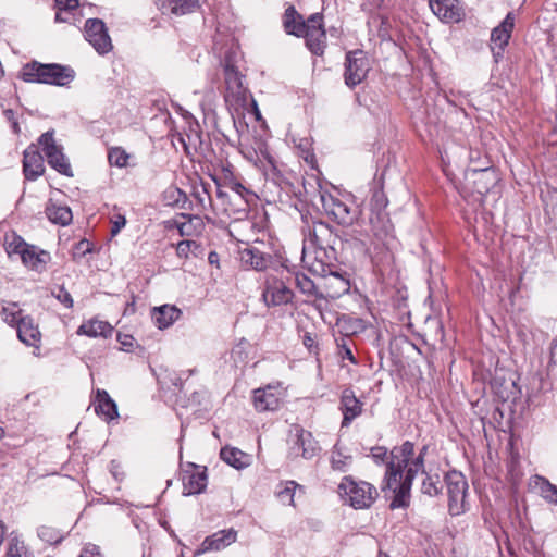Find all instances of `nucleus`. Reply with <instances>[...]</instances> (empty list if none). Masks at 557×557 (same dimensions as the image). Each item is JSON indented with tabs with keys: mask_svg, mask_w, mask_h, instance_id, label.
Instances as JSON below:
<instances>
[{
	"mask_svg": "<svg viewBox=\"0 0 557 557\" xmlns=\"http://www.w3.org/2000/svg\"><path fill=\"white\" fill-rule=\"evenodd\" d=\"M428 450H429V446L428 445H423L421 447V449L419 450V454L417 456H422L423 458H425V456L428 454Z\"/></svg>",
	"mask_w": 557,
	"mask_h": 557,
	"instance_id": "obj_60",
	"label": "nucleus"
},
{
	"mask_svg": "<svg viewBox=\"0 0 557 557\" xmlns=\"http://www.w3.org/2000/svg\"><path fill=\"white\" fill-rule=\"evenodd\" d=\"M294 293L286 284L276 278H268L265 287L262 293V298L267 306H282L287 305L293 300Z\"/></svg>",
	"mask_w": 557,
	"mask_h": 557,
	"instance_id": "obj_16",
	"label": "nucleus"
},
{
	"mask_svg": "<svg viewBox=\"0 0 557 557\" xmlns=\"http://www.w3.org/2000/svg\"><path fill=\"white\" fill-rule=\"evenodd\" d=\"M227 186L231 190H233L234 193H236L238 196H240L242 198L244 197V195L246 193H248V189L238 181H236L235 178H231L228 182H227Z\"/></svg>",
	"mask_w": 557,
	"mask_h": 557,
	"instance_id": "obj_51",
	"label": "nucleus"
},
{
	"mask_svg": "<svg viewBox=\"0 0 557 557\" xmlns=\"http://www.w3.org/2000/svg\"><path fill=\"white\" fill-rule=\"evenodd\" d=\"M339 409L343 413L342 426H348L362 413L363 404L357 398L355 392L347 387L342 392Z\"/></svg>",
	"mask_w": 557,
	"mask_h": 557,
	"instance_id": "obj_20",
	"label": "nucleus"
},
{
	"mask_svg": "<svg viewBox=\"0 0 557 557\" xmlns=\"http://www.w3.org/2000/svg\"><path fill=\"white\" fill-rule=\"evenodd\" d=\"M327 277H330V280H331L330 286L335 289L332 294V297H338V296L349 292V289H350L349 281L337 272L336 267L334 268V273L329 274Z\"/></svg>",
	"mask_w": 557,
	"mask_h": 557,
	"instance_id": "obj_37",
	"label": "nucleus"
},
{
	"mask_svg": "<svg viewBox=\"0 0 557 557\" xmlns=\"http://www.w3.org/2000/svg\"><path fill=\"white\" fill-rule=\"evenodd\" d=\"M183 494L194 495L201 493L207 486V475L205 471H184L183 474Z\"/></svg>",
	"mask_w": 557,
	"mask_h": 557,
	"instance_id": "obj_29",
	"label": "nucleus"
},
{
	"mask_svg": "<svg viewBox=\"0 0 557 557\" xmlns=\"http://www.w3.org/2000/svg\"><path fill=\"white\" fill-rule=\"evenodd\" d=\"M37 533L39 539L48 544H57L61 540L59 532L50 527L42 525L38 529Z\"/></svg>",
	"mask_w": 557,
	"mask_h": 557,
	"instance_id": "obj_41",
	"label": "nucleus"
},
{
	"mask_svg": "<svg viewBox=\"0 0 557 557\" xmlns=\"http://www.w3.org/2000/svg\"><path fill=\"white\" fill-rule=\"evenodd\" d=\"M199 247V244L195 240H182L176 246V253L181 258H188V255L190 252L196 253Z\"/></svg>",
	"mask_w": 557,
	"mask_h": 557,
	"instance_id": "obj_42",
	"label": "nucleus"
},
{
	"mask_svg": "<svg viewBox=\"0 0 557 557\" xmlns=\"http://www.w3.org/2000/svg\"><path fill=\"white\" fill-rule=\"evenodd\" d=\"M351 461L352 458L350 455L344 454L337 445L334 446L330 458L331 467L334 471L347 472L350 468Z\"/></svg>",
	"mask_w": 557,
	"mask_h": 557,
	"instance_id": "obj_34",
	"label": "nucleus"
},
{
	"mask_svg": "<svg viewBox=\"0 0 557 557\" xmlns=\"http://www.w3.org/2000/svg\"><path fill=\"white\" fill-rule=\"evenodd\" d=\"M311 338L309 336H306L305 338V344L308 345V343H310Z\"/></svg>",
	"mask_w": 557,
	"mask_h": 557,
	"instance_id": "obj_62",
	"label": "nucleus"
},
{
	"mask_svg": "<svg viewBox=\"0 0 557 557\" xmlns=\"http://www.w3.org/2000/svg\"><path fill=\"white\" fill-rule=\"evenodd\" d=\"M311 338L309 336H306L305 338V344L308 345V343H310Z\"/></svg>",
	"mask_w": 557,
	"mask_h": 557,
	"instance_id": "obj_63",
	"label": "nucleus"
},
{
	"mask_svg": "<svg viewBox=\"0 0 557 557\" xmlns=\"http://www.w3.org/2000/svg\"><path fill=\"white\" fill-rule=\"evenodd\" d=\"M55 21H57V22H65V21H66V18H65V17H63V15H62V13H61V12H58V13L55 14Z\"/></svg>",
	"mask_w": 557,
	"mask_h": 557,
	"instance_id": "obj_61",
	"label": "nucleus"
},
{
	"mask_svg": "<svg viewBox=\"0 0 557 557\" xmlns=\"http://www.w3.org/2000/svg\"><path fill=\"white\" fill-rule=\"evenodd\" d=\"M53 135V131H48L39 137L41 150L51 168L63 175L73 176L70 162L62 152V148L57 145Z\"/></svg>",
	"mask_w": 557,
	"mask_h": 557,
	"instance_id": "obj_10",
	"label": "nucleus"
},
{
	"mask_svg": "<svg viewBox=\"0 0 557 557\" xmlns=\"http://www.w3.org/2000/svg\"><path fill=\"white\" fill-rule=\"evenodd\" d=\"M295 432L288 450V457L290 459L302 457L306 460L315 457L320 451V447L313 435L298 426L295 428Z\"/></svg>",
	"mask_w": 557,
	"mask_h": 557,
	"instance_id": "obj_12",
	"label": "nucleus"
},
{
	"mask_svg": "<svg viewBox=\"0 0 557 557\" xmlns=\"http://www.w3.org/2000/svg\"><path fill=\"white\" fill-rule=\"evenodd\" d=\"M236 52L226 53L223 62L226 94L225 101L230 106H244L246 102V88L243 85V76L235 66Z\"/></svg>",
	"mask_w": 557,
	"mask_h": 557,
	"instance_id": "obj_8",
	"label": "nucleus"
},
{
	"mask_svg": "<svg viewBox=\"0 0 557 557\" xmlns=\"http://www.w3.org/2000/svg\"><path fill=\"white\" fill-rule=\"evenodd\" d=\"M284 28L287 34L304 36L309 50L321 55L326 47V34L321 13L311 14L307 21L290 5L284 13Z\"/></svg>",
	"mask_w": 557,
	"mask_h": 557,
	"instance_id": "obj_4",
	"label": "nucleus"
},
{
	"mask_svg": "<svg viewBox=\"0 0 557 557\" xmlns=\"http://www.w3.org/2000/svg\"><path fill=\"white\" fill-rule=\"evenodd\" d=\"M194 222H196L197 225H201V219L199 216H191L188 215V221L183 222L178 224L177 228L182 236H190L194 231Z\"/></svg>",
	"mask_w": 557,
	"mask_h": 557,
	"instance_id": "obj_44",
	"label": "nucleus"
},
{
	"mask_svg": "<svg viewBox=\"0 0 557 557\" xmlns=\"http://www.w3.org/2000/svg\"><path fill=\"white\" fill-rule=\"evenodd\" d=\"M29 245L15 232L7 233L2 243L8 257L13 261L20 260L21 262H23L24 250H28Z\"/></svg>",
	"mask_w": 557,
	"mask_h": 557,
	"instance_id": "obj_26",
	"label": "nucleus"
},
{
	"mask_svg": "<svg viewBox=\"0 0 557 557\" xmlns=\"http://www.w3.org/2000/svg\"><path fill=\"white\" fill-rule=\"evenodd\" d=\"M166 194L171 197V199H173L174 202H178L180 201V198H186V195L185 193H183L181 189L178 188H170Z\"/></svg>",
	"mask_w": 557,
	"mask_h": 557,
	"instance_id": "obj_56",
	"label": "nucleus"
},
{
	"mask_svg": "<svg viewBox=\"0 0 557 557\" xmlns=\"http://www.w3.org/2000/svg\"><path fill=\"white\" fill-rule=\"evenodd\" d=\"M429 5L432 12L447 24L459 23L466 16L459 0H429Z\"/></svg>",
	"mask_w": 557,
	"mask_h": 557,
	"instance_id": "obj_15",
	"label": "nucleus"
},
{
	"mask_svg": "<svg viewBox=\"0 0 557 557\" xmlns=\"http://www.w3.org/2000/svg\"><path fill=\"white\" fill-rule=\"evenodd\" d=\"M2 320L16 330L17 337L23 344L39 348L41 333L38 325L16 304L2 307Z\"/></svg>",
	"mask_w": 557,
	"mask_h": 557,
	"instance_id": "obj_6",
	"label": "nucleus"
},
{
	"mask_svg": "<svg viewBox=\"0 0 557 557\" xmlns=\"http://www.w3.org/2000/svg\"><path fill=\"white\" fill-rule=\"evenodd\" d=\"M281 392L268 385L253 392V404L258 411H274L280 407Z\"/></svg>",
	"mask_w": 557,
	"mask_h": 557,
	"instance_id": "obj_21",
	"label": "nucleus"
},
{
	"mask_svg": "<svg viewBox=\"0 0 557 557\" xmlns=\"http://www.w3.org/2000/svg\"><path fill=\"white\" fill-rule=\"evenodd\" d=\"M220 457L224 462L237 470L250 465V456L236 447H223L220 451Z\"/></svg>",
	"mask_w": 557,
	"mask_h": 557,
	"instance_id": "obj_30",
	"label": "nucleus"
},
{
	"mask_svg": "<svg viewBox=\"0 0 557 557\" xmlns=\"http://www.w3.org/2000/svg\"><path fill=\"white\" fill-rule=\"evenodd\" d=\"M189 467H191L194 470L197 469V466L195 463H189Z\"/></svg>",
	"mask_w": 557,
	"mask_h": 557,
	"instance_id": "obj_64",
	"label": "nucleus"
},
{
	"mask_svg": "<svg viewBox=\"0 0 557 557\" xmlns=\"http://www.w3.org/2000/svg\"><path fill=\"white\" fill-rule=\"evenodd\" d=\"M261 153L267 159V162L270 164V166L274 169L273 158L268 152L261 151Z\"/></svg>",
	"mask_w": 557,
	"mask_h": 557,
	"instance_id": "obj_59",
	"label": "nucleus"
},
{
	"mask_svg": "<svg viewBox=\"0 0 557 557\" xmlns=\"http://www.w3.org/2000/svg\"><path fill=\"white\" fill-rule=\"evenodd\" d=\"M370 70V62L362 50L349 51L345 61V84L354 88L359 85L367 76Z\"/></svg>",
	"mask_w": 557,
	"mask_h": 557,
	"instance_id": "obj_11",
	"label": "nucleus"
},
{
	"mask_svg": "<svg viewBox=\"0 0 557 557\" xmlns=\"http://www.w3.org/2000/svg\"><path fill=\"white\" fill-rule=\"evenodd\" d=\"M342 496L355 509H366L371 507L377 497V490L372 484L364 481H354L350 476H345L338 486Z\"/></svg>",
	"mask_w": 557,
	"mask_h": 557,
	"instance_id": "obj_7",
	"label": "nucleus"
},
{
	"mask_svg": "<svg viewBox=\"0 0 557 557\" xmlns=\"http://www.w3.org/2000/svg\"><path fill=\"white\" fill-rule=\"evenodd\" d=\"M95 411L104 420H113L119 417L115 401L104 389H97L95 399Z\"/></svg>",
	"mask_w": 557,
	"mask_h": 557,
	"instance_id": "obj_27",
	"label": "nucleus"
},
{
	"mask_svg": "<svg viewBox=\"0 0 557 557\" xmlns=\"http://www.w3.org/2000/svg\"><path fill=\"white\" fill-rule=\"evenodd\" d=\"M2 116L4 117L5 122L10 125L12 132L14 134H18L21 129H20L18 120H17L14 111L11 109L4 110L2 112Z\"/></svg>",
	"mask_w": 557,
	"mask_h": 557,
	"instance_id": "obj_46",
	"label": "nucleus"
},
{
	"mask_svg": "<svg viewBox=\"0 0 557 557\" xmlns=\"http://www.w3.org/2000/svg\"><path fill=\"white\" fill-rule=\"evenodd\" d=\"M425 458L414 456V445L410 441L404 442L391 450V458L385 470L382 490H389L393 499L391 509L409 506L410 492L413 480L418 473H428L424 469Z\"/></svg>",
	"mask_w": 557,
	"mask_h": 557,
	"instance_id": "obj_2",
	"label": "nucleus"
},
{
	"mask_svg": "<svg viewBox=\"0 0 557 557\" xmlns=\"http://www.w3.org/2000/svg\"><path fill=\"white\" fill-rule=\"evenodd\" d=\"M296 285L302 294L315 297H322L318 294L315 284L313 281L302 273H297L295 276Z\"/></svg>",
	"mask_w": 557,
	"mask_h": 557,
	"instance_id": "obj_39",
	"label": "nucleus"
},
{
	"mask_svg": "<svg viewBox=\"0 0 557 557\" xmlns=\"http://www.w3.org/2000/svg\"><path fill=\"white\" fill-rule=\"evenodd\" d=\"M181 310L172 305L154 307L151 311V319L159 330L170 327L181 317Z\"/></svg>",
	"mask_w": 557,
	"mask_h": 557,
	"instance_id": "obj_24",
	"label": "nucleus"
},
{
	"mask_svg": "<svg viewBox=\"0 0 557 557\" xmlns=\"http://www.w3.org/2000/svg\"><path fill=\"white\" fill-rule=\"evenodd\" d=\"M170 10L175 15H185L199 8V0H168Z\"/></svg>",
	"mask_w": 557,
	"mask_h": 557,
	"instance_id": "obj_36",
	"label": "nucleus"
},
{
	"mask_svg": "<svg viewBox=\"0 0 557 557\" xmlns=\"http://www.w3.org/2000/svg\"><path fill=\"white\" fill-rule=\"evenodd\" d=\"M53 297H55L61 304H63L66 308L73 307V298L71 294L65 289L64 286H59L57 290L52 292Z\"/></svg>",
	"mask_w": 557,
	"mask_h": 557,
	"instance_id": "obj_45",
	"label": "nucleus"
},
{
	"mask_svg": "<svg viewBox=\"0 0 557 557\" xmlns=\"http://www.w3.org/2000/svg\"><path fill=\"white\" fill-rule=\"evenodd\" d=\"M547 503L557 506V486L542 475H533L530 483Z\"/></svg>",
	"mask_w": 557,
	"mask_h": 557,
	"instance_id": "obj_31",
	"label": "nucleus"
},
{
	"mask_svg": "<svg viewBox=\"0 0 557 557\" xmlns=\"http://www.w3.org/2000/svg\"><path fill=\"white\" fill-rule=\"evenodd\" d=\"M425 458L414 456V445L410 441L404 442L391 450V458L385 470L382 490H389L393 499L391 509L409 506L410 492L413 480L418 473H428L424 469Z\"/></svg>",
	"mask_w": 557,
	"mask_h": 557,
	"instance_id": "obj_1",
	"label": "nucleus"
},
{
	"mask_svg": "<svg viewBox=\"0 0 557 557\" xmlns=\"http://www.w3.org/2000/svg\"><path fill=\"white\" fill-rule=\"evenodd\" d=\"M85 38L99 54H106L113 48L106 24L100 18H88L86 21Z\"/></svg>",
	"mask_w": 557,
	"mask_h": 557,
	"instance_id": "obj_14",
	"label": "nucleus"
},
{
	"mask_svg": "<svg viewBox=\"0 0 557 557\" xmlns=\"http://www.w3.org/2000/svg\"><path fill=\"white\" fill-rule=\"evenodd\" d=\"M2 116L4 117L5 122L10 125L12 132L14 134H18L21 129H20L18 120H17L14 111L11 109L4 110L2 112Z\"/></svg>",
	"mask_w": 557,
	"mask_h": 557,
	"instance_id": "obj_47",
	"label": "nucleus"
},
{
	"mask_svg": "<svg viewBox=\"0 0 557 557\" xmlns=\"http://www.w3.org/2000/svg\"><path fill=\"white\" fill-rule=\"evenodd\" d=\"M78 557H102L98 546L89 544L84 547Z\"/></svg>",
	"mask_w": 557,
	"mask_h": 557,
	"instance_id": "obj_53",
	"label": "nucleus"
},
{
	"mask_svg": "<svg viewBox=\"0 0 557 557\" xmlns=\"http://www.w3.org/2000/svg\"><path fill=\"white\" fill-rule=\"evenodd\" d=\"M50 261L51 255L49 251L30 244L29 249L24 250L22 263L30 271L42 273L47 270Z\"/></svg>",
	"mask_w": 557,
	"mask_h": 557,
	"instance_id": "obj_22",
	"label": "nucleus"
},
{
	"mask_svg": "<svg viewBox=\"0 0 557 557\" xmlns=\"http://www.w3.org/2000/svg\"><path fill=\"white\" fill-rule=\"evenodd\" d=\"M60 11H70L78 7V0H54Z\"/></svg>",
	"mask_w": 557,
	"mask_h": 557,
	"instance_id": "obj_52",
	"label": "nucleus"
},
{
	"mask_svg": "<svg viewBox=\"0 0 557 557\" xmlns=\"http://www.w3.org/2000/svg\"><path fill=\"white\" fill-rule=\"evenodd\" d=\"M75 71L59 63H40L32 61L23 66L22 77L25 82L69 86L75 78Z\"/></svg>",
	"mask_w": 557,
	"mask_h": 557,
	"instance_id": "obj_5",
	"label": "nucleus"
},
{
	"mask_svg": "<svg viewBox=\"0 0 557 557\" xmlns=\"http://www.w3.org/2000/svg\"><path fill=\"white\" fill-rule=\"evenodd\" d=\"M467 181L468 184H472V191L476 193L482 199L496 184L497 177L490 168L473 169L467 173Z\"/></svg>",
	"mask_w": 557,
	"mask_h": 557,
	"instance_id": "obj_19",
	"label": "nucleus"
},
{
	"mask_svg": "<svg viewBox=\"0 0 557 557\" xmlns=\"http://www.w3.org/2000/svg\"><path fill=\"white\" fill-rule=\"evenodd\" d=\"M89 243L87 240H81L77 245H76V249L77 250H81L83 255H86L87 252H90L91 249L89 247Z\"/></svg>",
	"mask_w": 557,
	"mask_h": 557,
	"instance_id": "obj_57",
	"label": "nucleus"
},
{
	"mask_svg": "<svg viewBox=\"0 0 557 557\" xmlns=\"http://www.w3.org/2000/svg\"><path fill=\"white\" fill-rule=\"evenodd\" d=\"M446 484L449 512L455 516L460 515L463 511L468 483L461 473L454 471L446 474Z\"/></svg>",
	"mask_w": 557,
	"mask_h": 557,
	"instance_id": "obj_13",
	"label": "nucleus"
},
{
	"mask_svg": "<svg viewBox=\"0 0 557 557\" xmlns=\"http://www.w3.org/2000/svg\"><path fill=\"white\" fill-rule=\"evenodd\" d=\"M339 347H341L342 358H344V359L346 358L351 363L356 364L357 360H356L355 356L352 355L351 349L345 343H343Z\"/></svg>",
	"mask_w": 557,
	"mask_h": 557,
	"instance_id": "obj_55",
	"label": "nucleus"
},
{
	"mask_svg": "<svg viewBox=\"0 0 557 557\" xmlns=\"http://www.w3.org/2000/svg\"><path fill=\"white\" fill-rule=\"evenodd\" d=\"M240 260L256 271L267 270L273 262L270 253L261 251L257 246H250L240 250Z\"/></svg>",
	"mask_w": 557,
	"mask_h": 557,
	"instance_id": "obj_23",
	"label": "nucleus"
},
{
	"mask_svg": "<svg viewBox=\"0 0 557 557\" xmlns=\"http://www.w3.org/2000/svg\"><path fill=\"white\" fill-rule=\"evenodd\" d=\"M326 237H332L327 224L314 222L312 227H309V238L305 242L302 248L301 261L304 265L312 274L321 277L333 274L335 268L333 261L336 259V252Z\"/></svg>",
	"mask_w": 557,
	"mask_h": 557,
	"instance_id": "obj_3",
	"label": "nucleus"
},
{
	"mask_svg": "<svg viewBox=\"0 0 557 557\" xmlns=\"http://www.w3.org/2000/svg\"><path fill=\"white\" fill-rule=\"evenodd\" d=\"M108 160L111 165L123 168L126 166L128 154L120 147H113L108 152Z\"/></svg>",
	"mask_w": 557,
	"mask_h": 557,
	"instance_id": "obj_40",
	"label": "nucleus"
},
{
	"mask_svg": "<svg viewBox=\"0 0 557 557\" xmlns=\"http://www.w3.org/2000/svg\"><path fill=\"white\" fill-rule=\"evenodd\" d=\"M5 557H34L25 542L15 532L9 536Z\"/></svg>",
	"mask_w": 557,
	"mask_h": 557,
	"instance_id": "obj_33",
	"label": "nucleus"
},
{
	"mask_svg": "<svg viewBox=\"0 0 557 557\" xmlns=\"http://www.w3.org/2000/svg\"><path fill=\"white\" fill-rule=\"evenodd\" d=\"M237 539V531L233 528L220 530L207 536L201 543L200 547L196 550L195 555H201L208 552H219L231 544L235 543Z\"/></svg>",
	"mask_w": 557,
	"mask_h": 557,
	"instance_id": "obj_17",
	"label": "nucleus"
},
{
	"mask_svg": "<svg viewBox=\"0 0 557 557\" xmlns=\"http://www.w3.org/2000/svg\"><path fill=\"white\" fill-rule=\"evenodd\" d=\"M300 486L295 481H288L281 484L276 491V496L283 505H294V497L297 488Z\"/></svg>",
	"mask_w": 557,
	"mask_h": 557,
	"instance_id": "obj_38",
	"label": "nucleus"
},
{
	"mask_svg": "<svg viewBox=\"0 0 557 557\" xmlns=\"http://www.w3.org/2000/svg\"><path fill=\"white\" fill-rule=\"evenodd\" d=\"M23 171L25 177L30 181L37 180L45 171L44 158L37 151L27 149L24 152Z\"/></svg>",
	"mask_w": 557,
	"mask_h": 557,
	"instance_id": "obj_25",
	"label": "nucleus"
},
{
	"mask_svg": "<svg viewBox=\"0 0 557 557\" xmlns=\"http://www.w3.org/2000/svg\"><path fill=\"white\" fill-rule=\"evenodd\" d=\"M371 457L376 465L385 463L387 466L391 453L388 454L385 447L377 446L371 448Z\"/></svg>",
	"mask_w": 557,
	"mask_h": 557,
	"instance_id": "obj_43",
	"label": "nucleus"
},
{
	"mask_svg": "<svg viewBox=\"0 0 557 557\" xmlns=\"http://www.w3.org/2000/svg\"><path fill=\"white\" fill-rule=\"evenodd\" d=\"M47 218L55 224L67 225L72 221V211L66 206H60L53 202H50L46 208Z\"/></svg>",
	"mask_w": 557,
	"mask_h": 557,
	"instance_id": "obj_32",
	"label": "nucleus"
},
{
	"mask_svg": "<svg viewBox=\"0 0 557 557\" xmlns=\"http://www.w3.org/2000/svg\"><path fill=\"white\" fill-rule=\"evenodd\" d=\"M320 199L324 211L338 224L350 226L355 221H357L359 215L357 207L349 205L326 191L321 193Z\"/></svg>",
	"mask_w": 557,
	"mask_h": 557,
	"instance_id": "obj_9",
	"label": "nucleus"
},
{
	"mask_svg": "<svg viewBox=\"0 0 557 557\" xmlns=\"http://www.w3.org/2000/svg\"><path fill=\"white\" fill-rule=\"evenodd\" d=\"M371 206L374 210H377V211H381L382 209H384L387 206V199H386L385 195L383 194V191L376 190L373 194V197L371 200Z\"/></svg>",
	"mask_w": 557,
	"mask_h": 557,
	"instance_id": "obj_49",
	"label": "nucleus"
},
{
	"mask_svg": "<svg viewBox=\"0 0 557 557\" xmlns=\"http://www.w3.org/2000/svg\"><path fill=\"white\" fill-rule=\"evenodd\" d=\"M513 26L515 16L512 13H508L504 21L492 30L491 40L494 45L492 50L496 60L503 55V51L511 37Z\"/></svg>",
	"mask_w": 557,
	"mask_h": 557,
	"instance_id": "obj_18",
	"label": "nucleus"
},
{
	"mask_svg": "<svg viewBox=\"0 0 557 557\" xmlns=\"http://www.w3.org/2000/svg\"><path fill=\"white\" fill-rule=\"evenodd\" d=\"M126 219L122 214H116L115 219L112 221V227H111V236H116L120 231L125 226Z\"/></svg>",
	"mask_w": 557,
	"mask_h": 557,
	"instance_id": "obj_50",
	"label": "nucleus"
},
{
	"mask_svg": "<svg viewBox=\"0 0 557 557\" xmlns=\"http://www.w3.org/2000/svg\"><path fill=\"white\" fill-rule=\"evenodd\" d=\"M443 491V484L438 474L425 473L421 484V493L430 497L440 495Z\"/></svg>",
	"mask_w": 557,
	"mask_h": 557,
	"instance_id": "obj_35",
	"label": "nucleus"
},
{
	"mask_svg": "<svg viewBox=\"0 0 557 557\" xmlns=\"http://www.w3.org/2000/svg\"><path fill=\"white\" fill-rule=\"evenodd\" d=\"M117 341L125 350H129L131 347L133 346L134 338L132 335L128 334H119Z\"/></svg>",
	"mask_w": 557,
	"mask_h": 557,
	"instance_id": "obj_54",
	"label": "nucleus"
},
{
	"mask_svg": "<svg viewBox=\"0 0 557 557\" xmlns=\"http://www.w3.org/2000/svg\"><path fill=\"white\" fill-rule=\"evenodd\" d=\"M242 153L245 159H247L249 162L253 163L257 168L265 170L264 163L259 158V154L255 149H243Z\"/></svg>",
	"mask_w": 557,
	"mask_h": 557,
	"instance_id": "obj_48",
	"label": "nucleus"
},
{
	"mask_svg": "<svg viewBox=\"0 0 557 557\" xmlns=\"http://www.w3.org/2000/svg\"><path fill=\"white\" fill-rule=\"evenodd\" d=\"M113 327L106 321L98 319H90L84 322L77 329V335H86L88 337H103L108 338L112 335Z\"/></svg>",
	"mask_w": 557,
	"mask_h": 557,
	"instance_id": "obj_28",
	"label": "nucleus"
},
{
	"mask_svg": "<svg viewBox=\"0 0 557 557\" xmlns=\"http://www.w3.org/2000/svg\"><path fill=\"white\" fill-rule=\"evenodd\" d=\"M208 260L211 264L215 263L219 260V255L215 251H211L208 256Z\"/></svg>",
	"mask_w": 557,
	"mask_h": 557,
	"instance_id": "obj_58",
	"label": "nucleus"
}]
</instances>
